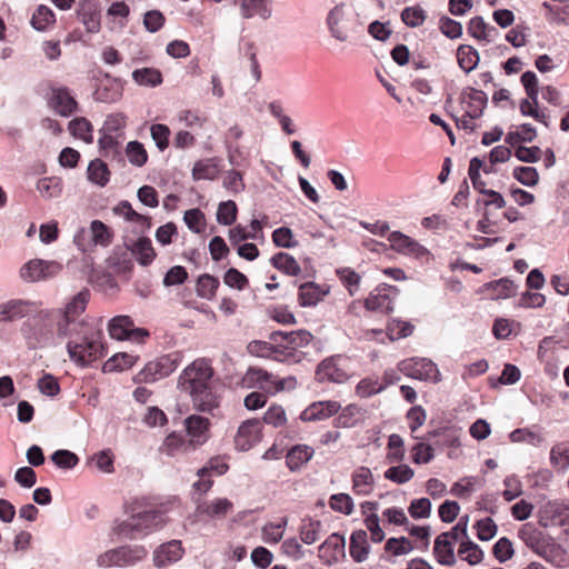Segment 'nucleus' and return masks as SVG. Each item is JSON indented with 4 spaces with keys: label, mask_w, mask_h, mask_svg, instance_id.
<instances>
[{
    "label": "nucleus",
    "mask_w": 569,
    "mask_h": 569,
    "mask_svg": "<svg viewBox=\"0 0 569 569\" xmlns=\"http://www.w3.org/2000/svg\"><path fill=\"white\" fill-rule=\"evenodd\" d=\"M228 465L220 457H214L211 458L206 466L197 471V476L199 478H203L210 476L212 472L218 476H222L228 471Z\"/></svg>",
    "instance_id": "nucleus-62"
},
{
    "label": "nucleus",
    "mask_w": 569,
    "mask_h": 569,
    "mask_svg": "<svg viewBox=\"0 0 569 569\" xmlns=\"http://www.w3.org/2000/svg\"><path fill=\"white\" fill-rule=\"evenodd\" d=\"M272 241L279 248H295L298 246V241L295 240L292 230L288 227L277 228L272 232Z\"/></svg>",
    "instance_id": "nucleus-59"
},
{
    "label": "nucleus",
    "mask_w": 569,
    "mask_h": 569,
    "mask_svg": "<svg viewBox=\"0 0 569 569\" xmlns=\"http://www.w3.org/2000/svg\"><path fill=\"white\" fill-rule=\"evenodd\" d=\"M391 287L382 284L377 287L366 299L365 306L368 310L388 313L391 310Z\"/></svg>",
    "instance_id": "nucleus-24"
},
{
    "label": "nucleus",
    "mask_w": 569,
    "mask_h": 569,
    "mask_svg": "<svg viewBox=\"0 0 569 569\" xmlns=\"http://www.w3.org/2000/svg\"><path fill=\"white\" fill-rule=\"evenodd\" d=\"M239 6L243 19H251L256 14L263 20L271 17V8L267 0H239Z\"/></svg>",
    "instance_id": "nucleus-30"
},
{
    "label": "nucleus",
    "mask_w": 569,
    "mask_h": 569,
    "mask_svg": "<svg viewBox=\"0 0 569 569\" xmlns=\"http://www.w3.org/2000/svg\"><path fill=\"white\" fill-rule=\"evenodd\" d=\"M353 490L359 495H368L372 489L373 477L368 468L361 467L352 475Z\"/></svg>",
    "instance_id": "nucleus-44"
},
{
    "label": "nucleus",
    "mask_w": 569,
    "mask_h": 569,
    "mask_svg": "<svg viewBox=\"0 0 569 569\" xmlns=\"http://www.w3.org/2000/svg\"><path fill=\"white\" fill-rule=\"evenodd\" d=\"M148 556V550L142 545H124L110 549L97 559L99 567H131L142 561Z\"/></svg>",
    "instance_id": "nucleus-5"
},
{
    "label": "nucleus",
    "mask_w": 569,
    "mask_h": 569,
    "mask_svg": "<svg viewBox=\"0 0 569 569\" xmlns=\"http://www.w3.org/2000/svg\"><path fill=\"white\" fill-rule=\"evenodd\" d=\"M100 330L86 329L82 335L67 342L69 358L79 367L84 368L104 356Z\"/></svg>",
    "instance_id": "nucleus-2"
},
{
    "label": "nucleus",
    "mask_w": 569,
    "mask_h": 569,
    "mask_svg": "<svg viewBox=\"0 0 569 569\" xmlns=\"http://www.w3.org/2000/svg\"><path fill=\"white\" fill-rule=\"evenodd\" d=\"M132 257H136L139 264L147 267L156 258V251L152 247V242L147 237H140L137 240L128 243Z\"/></svg>",
    "instance_id": "nucleus-26"
},
{
    "label": "nucleus",
    "mask_w": 569,
    "mask_h": 569,
    "mask_svg": "<svg viewBox=\"0 0 569 569\" xmlns=\"http://www.w3.org/2000/svg\"><path fill=\"white\" fill-rule=\"evenodd\" d=\"M49 106L61 117H70L77 109V101L68 88H53Z\"/></svg>",
    "instance_id": "nucleus-17"
},
{
    "label": "nucleus",
    "mask_w": 569,
    "mask_h": 569,
    "mask_svg": "<svg viewBox=\"0 0 569 569\" xmlns=\"http://www.w3.org/2000/svg\"><path fill=\"white\" fill-rule=\"evenodd\" d=\"M550 462L553 468L566 471L569 468V443L555 445L550 451Z\"/></svg>",
    "instance_id": "nucleus-46"
},
{
    "label": "nucleus",
    "mask_w": 569,
    "mask_h": 569,
    "mask_svg": "<svg viewBox=\"0 0 569 569\" xmlns=\"http://www.w3.org/2000/svg\"><path fill=\"white\" fill-rule=\"evenodd\" d=\"M238 208L234 201H222L218 206L217 221L223 226H231L237 219Z\"/></svg>",
    "instance_id": "nucleus-54"
},
{
    "label": "nucleus",
    "mask_w": 569,
    "mask_h": 569,
    "mask_svg": "<svg viewBox=\"0 0 569 569\" xmlns=\"http://www.w3.org/2000/svg\"><path fill=\"white\" fill-rule=\"evenodd\" d=\"M168 521L166 509L150 508L133 512L129 518L117 523L114 532L123 539L136 540L161 530Z\"/></svg>",
    "instance_id": "nucleus-1"
},
{
    "label": "nucleus",
    "mask_w": 569,
    "mask_h": 569,
    "mask_svg": "<svg viewBox=\"0 0 569 569\" xmlns=\"http://www.w3.org/2000/svg\"><path fill=\"white\" fill-rule=\"evenodd\" d=\"M321 528L322 523L320 520L311 518L303 519L299 529L301 540L306 545L315 543L319 539Z\"/></svg>",
    "instance_id": "nucleus-45"
},
{
    "label": "nucleus",
    "mask_w": 569,
    "mask_h": 569,
    "mask_svg": "<svg viewBox=\"0 0 569 569\" xmlns=\"http://www.w3.org/2000/svg\"><path fill=\"white\" fill-rule=\"evenodd\" d=\"M51 460L58 468L61 469H72L79 462L78 456L74 452L67 449L56 450L51 455Z\"/></svg>",
    "instance_id": "nucleus-56"
},
{
    "label": "nucleus",
    "mask_w": 569,
    "mask_h": 569,
    "mask_svg": "<svg viewBox=\"0 0 569 569\" xmlns=\"http://www.w3.org/2000/svg\"><path fill=\"white\" fill-rule=\"evenodd\" d=\"M270 263L273 268L288 276H298L301 272L298 261L287 252H278L273 254L270 259Z\"/></svg>",
    "instance_id": "nucleus-34"
},
{
    "label": "nucleus",
    "mask_w": 569,
    "mask_h": 569,
    "mask_svg": "<svg viewBox=\"0 0 569 569\" xmlns=\"http://www.w3.org/2000/svg\"><path fill=\"white\" fill-rule=\"evenodd\" d=\"M218 172V160L216 158L203 159L194 163L192 178L194 180H213Z\"/></svg>",
    "instance_id": "nucleus-36"
},
{
    "label": "nucleus",
    "mask_w": 569,
    "mask_h": 569,
    "mask_svg": "<svg viewBox=\"0 0 569 569\" xmlns=\"http://www.w3.org/2000/svg\"><path fill=\"white\" fill-rule=\"evenodd\" d=\"M399 370L418 380L435 383L440 381V371L436 363L426 358L405 360L399 363Z\"/></svg>",
    "instance_id": "nucleus-9"
},
{
    "label": "nucleus",
    "mask_w": 569,
    "mask_h": 569,
    "mask_svg": "<svg viewBox=\"0 0 569 569\" xmlns=\"http://www.w3.org/2000/svg\"><path fill=\"white\" fill-rule=\"evenodd\" d=\"M233 503L227 498H216L211 501H204L197 506V513L210 519H220L230 513Z\"/></svg>",
    "instance_id": "nucleus-22"
},
{
    "label": "nucleus",
    "mask_w": 569,
    "mask_h": 569,
    "mask_svg": "<svg viewBox=\"0 0 569 569\" xmlns=\"http://www.w3.org/2000/svg\"><path fill=\"white\" fill-rule=\"evenodd\" d=\"M509 437L512 442H527L533 447H538L543 442V438L540 433L528 428L516 429Z\"/></svg>",
    "instance_id": "nucleus-55"
},
{
    "label": "nucleus",
    "mask_w": 569,
    "mask_h": 569,
    "mask_svg": "<svg viewBox=\"0 0 569 569\" xmlns=\"http://www.w3.org/2000/svg\"><path fill=\"white\" fill-rule=\"evenodd\" d=\"M37 311V305L32 301L12 299L0 303V321L13 322L32 316Z\"/></svg>",
    "instance_id": "nucleus-14"
},
{
    "label": "nucleus",
    "mask_w": 569,
    "mask_h": 569,
    "mask_svg": "<svg viewBox=\"0 0 569 569\" xmlns=\"http://www.w3.org/2000/svg\"><path fill=\"white\" fill-rule=\"evenodd\" d=\"M475 528L477 529V537L481 541L491 540L498 532V526L496 521L490 517L478 520L475 525Z\"/></svg>",
    "instance_id": "nucleus-57"
},
{
    "label": "nucleus",
    "mask_w": 569,
    "mask_h": 569,
    "mask_svg": "<svg viewBox=\"0 0 569 569\" xmlns=\"http://www.w3.org/2000/svg\"><path fill=\"white\" fill-rule=\"evenodd\" d=\"M261 423L257 419L242 422L234 437L236 448L240 451H248L260 441Z\"/></svg>",
    "instance_id": "nucleus-16"
},
{
    "label": "nucleus",
    "mask_w": 569,
    "mask_h": 569,
    "mask_svg": "<svg viewBox=\"0 0 569 569\" xmlns=\"http://www.w3.org/2000/svg\"><path fill=\"white\" fill-rule=\"evenodd\" d=\"M455 542L448 535L440 533L433 546V555L437 561L442 566H453L456 563Z\"/></svg>",
    "instance_id": "nucleus-25"
},
{
    "label": "nucleus",
    "mask_w": 569,
    "mask_h": 569,
    "mask_svg": "<svg viewBox=\"0 0 569 569\" xmlns=\"http://www.w3.org/2000/svg\"><path fill=\"white\" fill-rule=\"evenodd\" d=\"M337 360L333 357L327 358L318 365L316 377L319 381L341 383L348 379L347 372L338 367Z\"/></svg>",
    "instance_id": "nucleus-21"
},
{
    "label": "nucleus",
    "mask_w": 569,
    "mask_h": 569,
    "mask_svg": "<svg viewBox=\"0 0 569 569\" xmlns=\"http://www.w3.org/2000/svg\"><path fill=\"white\" fill-rule=\"evenodd\" d=\"M150 133L152 140L160 151H163L168 148L170 137V129L168 126L162 123L152 124L150 128Z\"/></svg>",
    "instance_id": "nucleus-61"
},
{
    "label": "nucleus",
    "mask_w": 569,
    "mask_h": 569,
    "mask_svg": "<svg viewBox=\"0 0 569 569\" xmlns=\"http://www.w3.org/2000/svg\"><path fill=\"white\" fill-rule=\"evenodd\" d=\"M91 240L96 246L107 247L112 241L110 228L100 220H93L90 224Z\"/></svg>",
    "instance_id": "nucleus-47"
},
{
    "label": "nucleus",
    "mask_w": 569,
    "mask_h": 569,
    "mask_svg": "<svg viewBox=\"0 0 569 569\" xmlns=\"http://www.w3.org/2000/svg\"><path fill=\"white\" fill-rule=\"evenodd\" d=\"M388 376L382 381L372 378H365L359 381L356 392L361 398H368L385 390L389 385Z\"/></svg>",
    "instance_id": "nucleus-39"
},
{
    "label": "nucleus",
    "mask_w": 569,
    "mask_h": 569,
    "mask_svg": "<svg viewBox=\"0 0 569 569\" xmlns=\"http://www.w3.org/2000/svg\"><path fill=\"white\" fill-rule=\"evenodd\" d=\"M393 251L415 259H419L429 253L418 241L399 231H393Z\"/></svg>",
    "instance_id": "nucleus-19"
},
{
    "label": "nucleus",
    "mask_w": 569,
    "mask_h": 569,
    "mask_svg": "<svg viewBox=\"0 0 569 569\" xmlns=\"http://www.w3.org/2000/svg\"><path fill=\"white\" fill-rule=\"evenodd\" d=\"M136 357L127 352H120L108 359L102 367L103 372L122 371L131 368L136 362Z\"/></svg>",
    "instance_id": "nucleus-42"
},
{
    "label": "nucleus",
    "mask_w": 569,
    "mask_h": 569,
    "mask_svg": "<svg viewBox=\"0 0 569 569\" xmlns=\"http://www.w3.org/2000/svg\"><path fill=\"white\" fill-rule=\"evenodd\" d=\"M188 436L193 442L203 443L207 440L210 420L199 415H191L184 420Z\"/></svg>",
    "instance_id": "nucleus-27"
},
{
    "label": "nucleus",
    "mask_w": 569,
    "mask_h": 569,
    "mask_svg": "<svg viewBox=\"0 0 569 569\" xmlns=\"http://www.w3.org/2000/svg\"><path fill=\"white\" fill-rule=\"evenodd\" d=\"M247 349L252 356L283 361L282 356L278 352L279 346H273L270 341L253 340L248 345Z\"/></svg>",
    "instance_id": "nucleus-40"
},
{
    "label": "nucleus",
    "mask_w": 569,
    "mask_h": 569,
    "mask_svg": "<svg viewBox=\"0 0 569 569\" xmlns=\"http://www.w3.org/2000/svg\"><path fill=\"white\" fill-rule=\"evenodd\" d=\"M329 288L321 287L316 282H305L299 286L298 300L301 307H315L317 306L327 295Z\"/></svg>",
    "instance_id": "nucleus-23"
},
{
    "label": "nucleus",
    "mask_w": 569,
    "mask_h": 569,
    "mask_svg": "<svg viewBox=\"0 0 569 569\" xmlns=\"http://www.w3.org/2000/svg\"><path fill=\"white\" fill-rule=\"evenodd\" d=\"M90 293L88 290H82L78 292L72 299L66 305L63 309H52L53 311L59 312L58 317V337L66 338L68 336H73V332L77 331L78 327L83 328V322H78L77 317H79L86 309L88 303Z\"/></svg>",
    "instance_id": "nucleus-4"
},
{
    "label": "nucleus",
    "mask_w": 569,
    "mask_h": 569,
    "mask_svg": "<svg viewBox=\"0 0 569 569\" xmlns=\"http://www.w3.org/2000/svg\"><path fill=\"white\" fill-rule=\"evenodd\" d=\"M37 190L39 191L42 198H57L62 192V183L61 180L57 177L41 178L37 182Z\"/></svg>",
    "instance_id": "nucleus-43"
},
{
    "label": "nucleus",
    "mask_w": 569,
    "mask_h": 569,
    "mask_svg": "<svg viewBox=\"0 0 569 569\" xmlns=\"http://www.w3.org/2000/svg\"><path fill=\"white\" fill-rule=\"evenodd\" d=\"M61 268V264L56 261L33 259L21 267L20 277L27 282L42 281L54 277Z\"/></svg>",
    "instance_id": "nucleus-10"
},
{
    "label": "nucleus",
    "mask_w": 569,
    "mask_h": 569,
    "mask_svg": "<svg viewBox=\"0 0 569 569\" xmlns=\"http://www.w3.org/2000/svg\"><path fill=\"white\" fill-rule=\"evenodd\" d=\"M457 60L465 72H470L477 67L479 57L472 47L462 44L457 50Z\"/></svg>",
    "instance_id": "nucleus-50"
},
{
    "label": "nucleus",
    "mask_w": 569,
    "mask_h": 569,
    "mask_svg": "<svg viewBox=\"0 0 569 569\" xmlns=\"http://www.w3.org/2000/svg\"><path fill=\"white\" fill-rule=\"evenodd\" d=\"M468 32L478 40H486L489 42L497 34V29L495 27L487 26L481 17H475L469 21Z\"/></svg>",
    "instance_id": "nucleus-41"
},
{
    "label": "nucleus",
    "mask_w": 569,
    "mask_h": 569,
    "mask_svg": "<svg viewBox=\"0 0 569 569\" xmlns=\"http://www.w3.org/2000/svg\"><path fill=\"white\" fill-rule=\"evenodd\" d=\"M458 553L471 566L480 563L483 559V551L470 540L461 542Z\"/></svg>",
    "instance_id": "nucleus-52"
},
{
    "label": "nucleus",
    "mask_w": 569,
    "mask_h": 569,
    "mask_svg": "<svg viewBox=\"0 0 569 569\" xmlns=\"http://www.w3.org/2000/svg\"><path fill=\"white\" fill-rule=\"evenodd\" d=\"M69 130L76 138L82 139L87 143L93 141L92 124L86 118H74L69 122Z\"/></svg>",
    "instance_id": "nucleus-51"
},
{
    "label": "nucleus",
    "mask_w": 569,
    "mask_h": 569,
    "mask_svg": "<svg viewBox=\"0 0 569 569\" xmlns=\"http://www.w3.org/2000/svg\"><path fill=\"white\" fill-rule=\"evenodd\" d=\"M349 552L356 562H362L367 559L369 546L367 542V532L357 530L350 537Z\"/></svg>",
    "instance_id": "nucleus-33"
},
{
    "label": "nucleus",
    "mask_w": 569,
    "mask_h": 569,
    "mask_svg": "<svg viewBox=\"0 0 569 569\" xmlns=\"http://www.w3.org/2000/svg\"><path fill=\"white\" fill-rule=\"evenodd\" d=\"M329 505L335 511L342 512L345 515H350L353 510L352 499L347 493L332 495L330 497Z\"/></svg>",
    "instance_id": "nucleus-64"
},
{
    "label": "nucleus",
    "mask_w": 569,
    "mask_h": 569,
    "mask_svg": "<svg viewBox=\"0 0 569 569\" xmlns=\"http://www.w3.org/2000/svg\"><path fill=\"white\" fill-rule=\"evenodd\" d=\"M87 172L88 179L99 187H104L110 180L108 166L101 159L90 161Z\"/></svg>",
    "instance_id": "nucleus-38"
},
{
    "label": "nucleus",
    "mask_w": 569,
    "mask_h": 569,
    "mask_svg": "<svg viewBox=\"0 0 569 569\" xmlns=\"http://www.w3.org/2000/svg\"><path fill=\"white\" fill-rule=\"evenodd\" d=\"M505 490L502 496L506 501H512L523 493L522 482L516 476H508L503 480Z\"/></svg>",
    "instance_id": "nucleus-60"
},
{
    "label": "nucleus",
    "mask_w": 569,
    "mask_h": 569,
    "mask_svg": "<svg viewBox=\"0 0 569 569\" xmlns=\"http://www.w3.org/2000/svg\"><path fill=\"white\" fill-rule=\"evenodd\" d=\"M108 262L109 266L114 268L118 272H130L133 268V262L128 242L124 247L114 248L112 254L108 258Z\"/></svg>",
    "instance_id": "nucleus-31"
},
{
    "label": "nucleus",
    "mask_w": 569,
    "mask_h": 569,
    "mask_svg": "<svg viewBox=\"0 0 569 569\" xmlns=\"http://www.w3.org/2000/svg\"><path fill=\"white\" fill-rule=\"evenodd\" d=\"M277 337H282V340H286L283 350L281 351V356L283 361H299L297 358V349L306 347L312 340V335L307 330H296V331H272L269 335V339L271 341H277Z\"/></svg>",
    "instance_id": "nucleus-8"
},
{
    "label": "nucleus",
    "mask_w": 569,
    "mask_h": 569,
    "mask_svg": "<svg viewBox=\"0 0 569 569\" xmlns=\"http://www.w3.org/2000/svg\"><path fill=\"white\" fill-rule=\"evenodd\" d=\"M340 403L337 401H318L308 406L301 413L302 421H318L323 420L340 410Z\"/></svg>",
    "instance_id": "nucleus-18"
},
{
    "label": "nucleus",
    "mask_w": 569,
    "mask_h": 569,
    "mask_svg": "<svg viewBox=\"0 0 569 569\" xmlns=\"http://www.w3.org/2000/svg\"><path fill=\"white\" fill-rule=\"evenodd\" d=\"M272 375L260 368H249L242 378V385L247 388H260L270 390Z\"/></svg>",
    "instance_id": "nucleus-32"
},
{
    "label": "nucleus",
    "mask_w": 569,
    "mask_h": 569,
    "mask_svg": "<svg viewBox=\"0 0 569 569\" xmlns=\"http://www.w3.org/2000/svg\"><path fill=\"white\" fill-rule=\"evenodd\" d=\"M214 371L206 359H197L187 366L178 379V388L186 392H192L213 381Z\"/></svg>",
    "instance_id": "nucleus-6"
},
{
    "label": "nucleus",
    "mask_w": 569,
    "mask_h": 569,
    "mask_svg": "<svg viewBox=\"0 0 569 569\" xmlns=\"http://www.w3.org/2000/svg\"><path fill=\"white\" fill-rule=\"evenodd\" d=\"M184 553V549L180 540H170L156 548L153 551L154 567L162 569L172 563L178 562Z\"/></svg>",
    "instance_id": "nucleus-15"
},
{
    "label": "nucleus",
    "mask_w": 569,
    "mask_h": 569,
    "mask_svg": "<svg viewBox=\"0 0 569 569\" xmlns=\"http://www.w3.org/2000/svg\"><path fill=\"white\" fill-rule=\"evenodd\" d=\"M191 398L192 405L196 410L201 412H212L219 407L218 386L213 380L203 387L197 388L188 393Z\"/></svg>",
    "instance_id": "nucleus-13"
},
{
    "label": "nucleus",
    "mask_w": 569,
    "mask_h": 569,
    "mask_svg": "<svg viewBox=\"0 0 569 569\" xmlns=\"http://www.w3.org/2000/svg\"><path fill=\"white\" fill-rule=\"evenodd\" d=\"M491 291L490 298L492 300L507 299L516 295L517 287L513 281L502 278L497 281H491L482 286L481 292Z\"/></svg>",
    "instance_id": "nucleus-28"
},
{
    "label": "nucleus",
    "mask_w": 569,
    "mask_h": 569,
    "mask_svg": "<svg viewBox=\"0 0 569 569\" xmlns=\"http://www.w3.org/2000/svg\"><path fill=\"white\" fill-rule=\"evenodd\" d=\"M218 287V278L209 273H203L197 280L196 291L200 298L210 300L214 297Z\"/></svg>",
    "instance_id": "nucleus-48"
},
{
    "label": "nucleus",
    "mask_w": 569,
    "mask_h": 569,
    "mask_svg": "<svg viewBox=\"0 0 569 569\" xmlns=\"http://www.w3.org/2000/svg\"><path fill=\"white\" fill-rule=\"evenodd\" d=\"M60 313L52 309L38 310L32 315V322L24 323L22 331L33 348H44L56 345L53 326L58 328Z\"/></svg>",
    "instance_id": "nucleus-3"
},
{
    "label": "nucleus",
    "mask_w": 569,
    "mask_h": 569,
    "mask_svg": "<svg viewBox=\"0 0 569 569\" xmlns=\"http://www.w3.org/2000/svg\"><path fill=\"white\" fill-rule=\"evenodd\" d=\"M133 322L129 316H117L108 323V331L112 339L140 340L148 336L144 329L132 328Z\"/></svg>",
    "instance_id": "nucleus-12"
},
{
    "label": "nucleus",
    "mask_w": 569,
    "mask_h": 569,
    "mask_svg": "<svg viewBox=\"0 0 569 569\" xmlns=\"http://www.w3.org/2000/svg\"><path fill=\"white\" fill-rule=\"evenodd\" d=\"M519 538L538 556L550 557L551 539L533 525H523L519 530Z\"/></svg>",
    "instance_id": "nucleus-11"
},
{
    "label": "nucleus",
    "mask_w": 569,
    "mask_h": 569,
    "mask_svg": "<svg viewBox=\"0 0 569 569\" xmlns=\"http://www.w3.org/2000/svg\"><path fill=\"white\" fill-rule=\"evenodd\" d=\"M495 558L500 562H507L515 555L513 545L507 537L500 538L492 548Z\"/></svg>",
    "instance_id": "nucleus-58"
},
{
    "label": "nucleus",
    "mask_w": 569,
    "mask_h": 569,
    "mask_svg": "<svg viewBox=\"0 0 569 569\" xmlns=\"http://www.w3.org/2000/svg\"><path fill=\"white\" fill-rule=\"evenodd\" d=\"M360 418L361 409L356 405H349L342 409L339 416L335 419V427L351 428L358 423Z\"/></svg>",
    "instance_id": "nucleus-49"
},
{
    "label": "nucleus",
    "mask_w": 569,
    "mask_h": 569,
    "mask_svg": "<svg viewBox=\"0 0 569 569\" xmlns=\"http://www.w3.org/2000/svg\"><path fill=\"white\" fill-rule=\"evenodd\" d=\"M126 154L129 162L136 167H142L148 160V153L144 146L137 140L128 142L126 147Z\"/></svg>",
    "instance_id": "nucleus-53"
},
{
    "label": "nucleus",
    "mask_w": 569,
    "mask_h": 569,
    "mask_svg": "<svg viewBox=\"0 0 569 569\" xmlns=\"http://www.w3.org/2000/svg\"><path fill=\"white\" fill-rule=\"evenodd\" d=\"M77 14L88 32L94 33L100 30V11L97 2L83 0L79 4Z\"/></svg>",
    "instance_id": "nucleus-20"
},
{
    "label": "nucleus",
    "mask_w": 569,
    "mask_h": 569,
    "mask_svg": "<svg viewBox=\"0 0 569 569\" xmlns=\"http://www.w3.org/2000/svg\"><path fill=\"white\" fill-rule=\"evenodd\" d=\"M132 79L139 86L152 88L161 84L163 81L160 70L148 67L133 70Z\"/></svg>",
    "instance_id": "nucleus-35"
},
{
    "label": "nucleus",
    "mask_w": 569,
    "mask_h": 569,
    "mask_svg": "<svg viewBox=\"0 0 569 569\" xmlns=\"http://www.w3.org/2000/svg\"><path fill=\"white\" fill-rule=\"evenodd\" d=\"M56 22L54 12L47 6L40 4L33 12L30 23L37 31H46Z\"/></svg>",
    "instance_id": "nucleus-37"
},
{
    "label": "nucleus",
    "mask_w": 569,
    "mask_h": 569,
    "mask_svg": "<svg viewBox=\"0 0 569 569\" xmlns=\"http://www.w3.org/2000/svg\"><path fill=\"white\" fill-rule=\"evenodd\" d=\"M315 453V450L307 445L293 446L286 456V462L291 471L300 469L308 462Z\"/></svg>",
    "instance_id": "nucleus-29"
},
{
    "label": "nucleus",
    "mask_w": 569,
    "mask_h": 569,
    "mask_svg": "<svg viewBox=\"0 0 569 569\" xmlns=\"http://www.w3.org/2000/svg\"><path fill=\"white\" fill-rule=\"evenodd\" d=\"M181 356L178 352L161 356L149 361L140 372L137 373L134 381L138 383H151L171 375L180 365Z\"/></svg>",
    "instance_id": "nucleus-7"
},
{
    "label": "nucleus",
    "mask_w": 569,
    "mask_h": 569,
    "mask_svg": "<svg viewBox=\"0 0 569 569\" xmlns=\"http://www.w3.org/2000/svg\"><path fill=\"white\" fill-rule=\"evenodd\" d=\"M403 23L410 28L419 27L426 20V13L420 7H409L401 12Z\"/></svg>",
    "instance_id": "nucleus-63"
}]
</instances>
